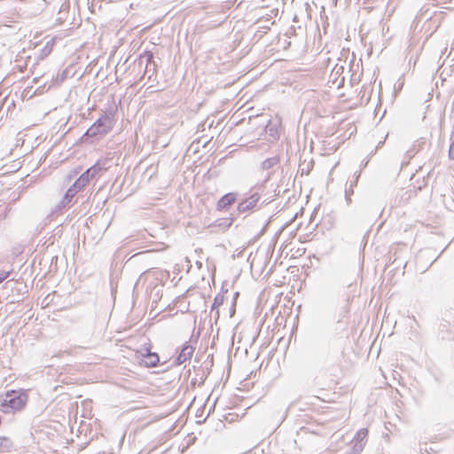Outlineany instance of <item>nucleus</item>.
<instances>
[{
  "label": "nucleus",
  "instance_id": "obj_1",
  "mask_svg": "<svg viewBox=\"0 0 454 454\" xmlns=\"http://www.w3.org/2000/svg\"><path fill=\"white\" fill-rule=\"evenodd\" d=\"M28 402V395L24 389L8 390L0 395V411L3 413H16L24 410Z\"/></svg>",
  "mask_w": 454,
  "mask_h": 454
},
{
  "label": "nucleus",
  "instance_id": "obj_2",
  "mask_svg": "<svg viewBox=\"0 0 454 454\" xmlns=\"http://www.w3.org/2000/svg\"><path fill=\"white\" fill-rule=\"evenodd\" d=\"M260 200V195L258 193H254L248 198L242 200L238 206V211L240 213H245L253 209Z\"/></svg>",
  "mask_w": 454,
  "mask_h": 454
},
{
  "label": "nucleus",
  "instance_id": "obj_3",
  "mask_svg": "<svg viewBox=\"0 0 454 454\" xmlns=\"http://www.w3.org/2000/svg\"><path fill=\"white\" fill-rule=\"evenodd\" d=\"M237 200V196L233 192L223 195L216 204V208L219 211H223L231 207Z\"/></svg>",
  "mask_w": 454,
  "mask_h": 454
},
{
  "label": "nucleus",
  "instance_id": "obj_4",
  "mask_svg": "<svg viewBox=\"0 0 454 454\" xmlns=\"http://www.w3.org/2000/svg\"><path fill=\"white\" fill-rule=\"evenodd\" d=\"M142 363L146 367H155L160 363V357L157 353L148 352L143 356Z\"/></svg>",
  "mask_w": 454,
  "mask_h": 454
},
{
  "label": "nucleus",
  "instance_id": "obj_5",
  "mask_svg": "<svg viewBox=\"0 0 454 454\" xmlns=\"http://www.w3.org/2000/svg\"><path fill=\"white\" fill-rule=\"evenodd\" d=\"M194 348L190 345L183 347L180 354L177 356V362L179 364L185 363L190 360L193 355Z\"/></svg>",
  "mask_w": 454,
  "mask_h": 454
},
{
  "label": "nucleus",
  "instance_id": "obj_6",
  "mask_svg": "<svg viewBox=\"0 0 454 454\" xmlns=\"http://www.w3.org/2000/svg\"><path fill=\"white\" fill-rule=\"evenodd\" d=\"M54 45H55L54 39H51L49 42H47L42 50V57L44 58V57L48 56L49 54H51V52L52 51V50L54 48Z\"/></svg>",
  "mask_w": 454,
  "mask_h": 454
},
{
  "label": "nucleus",
  "instance_id": "obj_7",
  "mask_svg": "<svg viewBox=\"0 0 454 454\" xmlns=\"http://www.w3.org/2000/svg\"><path fill=\"white\" fill-rule=\"evenodd\" d=\"M90 171H96V168L95 167L92 168H90L88 169L84 174H82L79 179L76 181L75 183V185H84L87 182H88V179H89V173Z\"/></svg>",
  "mask_w": 454,
  "mask_h": 454
},
{
  "label": "nucleus",
  "instance_id": "obj_8",
  "mask_svg": "<svg viewBox=\"0 0 454 454\" xmlns=\"http://www.w3.org/2000/svg\"><path fill=\"white\" fill-rule=\"evenodd\" d=\"M223 302V296H216L214 301L213 308H218Z\"/></svg>",
  "mask_w": 454,
  "mask_h": 454
},
{
  "label": "nucleus",
  "instance_id": "obj_9",
  "mask_svg": "<svg viewBox=\"0 0 454 454\" xmlns=\"http://www.w3.org/2000/svg\"><path fill=\"white\" fill-rule=\"evenodd\" d=\"M11 274V271H5L3 270H0V284L5 280Z\"/></svg>",
  "mask_w": 454,
  "mask_h": 454
},
{
  "label": "nucleus",
  "instance_id": "obj_10",
  "mask_svg": "<svg viewBox=\"0 0 454 454\" xmlns=\"http://www.w3.org/2000/svg\"><path fill=\"white\" fill-rule=\"evenodd\" d=\"M7 442L8 438L6 436H0V447H3Z\"/></svg>",
  "mask_w": 454,
  "mask_h": 454
},
{
  "label": "nucleus",
  "instance_id": "obj_11",
  "mask_svg": "<svg viewBox=\"0 0 454 454\" xmlns=\"http://www.w3.org/2000/svg\"><path fill=\"white\" fill-rule=\"evenodd\" d=\"M454 150V143L450 145V153H451Z\"/></svg>",
  "mask_w": 454,
  "mask_h": 454
},
{
  "label": "nucleus",
  "instance_id": "obj_12",
  "mask_svg": "<svg viewBox=\"0 0 454 454\" xmlns=\"http://www.w3.org/2000/svg\"><path fill=\"white\" fill-rule=\"evenodd\" d=\"M231 223H232V219L231 218V219H229L228 226H231Z\"/></svg>",
  "mask_w": 454,
  "mask_h": 454
},
{
  "label": "nucleus",
  "instance_id": "obj_13",
  "mask_svg": "<svg viewBox=\"0 0 454 454\" xmlns=\"http://www.w3.org/2000/svg\"><path fill=\"white\" fill-rule=\"evenodd\" d=\"M94 128H95V127H91V128L90 129V130H89V131H93V129H94Z\"/></svg>",
  "mask_w": 454,
  "mask_h": 454
}]
</instances>
